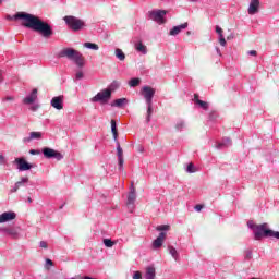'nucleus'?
<instances>
[{
  "instance_id": "46",
  "label": "nucleus",
  "mask_w": 279,
  "mask_h": 279,
  "mask_svg": "<svg viewBox=\"0 0 279 279\" xmlns=\"http://www.w3.org/2000/svg\"><path fill=\"white\" fill-rule=\"evenodd\" d=\"M194 102L197 104V101H201L199 100V94H194V99H193Z\"/></svg>"
},
{
  "instance_id": "22",
  "label": "nucleus",
  "mask_w": 279,
  "mask_h": 279,
  "mask_svg": "<svg viewBox=\"0 0 279 279\" xmlns=\"http://www.w3.org/2000/svg\"><path fill=\"white\" fill-rule=\"evenodd\" d=\"M5 234H8L9 236H12V239H16V236H19V232L16 231V229H10V228H5L4 229Z\"/></svg>"
},
{
  "instance_id": "10",
  "label": "nucleus",
  "mask_w": 279,
  "mask_h": 279,
  "mask_svg": "<svg viewBox=\"0 0 279 279\" xmlns=\"http://www.w3.org/2000/svg\"><path fill=\"white\" fill-rule=\"evenodd\" d=\"M135 202H136V187H134V183H132L131 191L128 195V201H126L128 208H134Z\"/></svg>"
},
{
  "instance_id": "30",
  "label": "nucleus",
  "mask_w": 279,
  "mask_h": 279,
  "mask_svg": "<svg viewBox=\"0 0 279 279\" xmlns=\"http://www.w3.org/2000/svg\"><path fill=\"white\" fill-rule=\"evenodd\" d=\"M157 232H165L167 230H171V227L169 225H161L156 227Z\"/></svg>"
},
{
  "instance_id": "41",
  "label": "nucleus",
  "mask_w": 279,
  "mask_h": 279,
  "mask_svg": "<svg viewBox=\"0 0 279 279\" xmlns=\"http://www.w3.org/2000/svg\"><path fill=\"white\" fill-rule=\"evenodd\" d=\"M29 154H31L32 156H38V154H40V150L31 149V150H29Z\"/></svg>"
},
{
  "instance_id": "48",
  "label": "nucleus",
  "mask_w": 279,
  "mask_h": 279,
  "mask_svg": "<svg viewBox=\"0 0 279 279\" xmlns=\"http://www.w3.org/2000/svg\"><path fill=\"white\" fill-rule=\"evenodd\" d=\"M46 265H49L50 267H53V260L46 259Z\"/></svg>"
},
{
  "instance_id": "59",
  "label": "nucleus",
  "mask_w": 279,
  "mask_h": 279,
  "mask_svg": "<svg viewBox=\"0 0 279 279\" xmlns=\"http://www.w3.org/2000/svg\"><path fill=\"white\" fill-rule=\"evenodd\" d=\"M251 279H256V278L253 277V278H251Z\"/></svg>"
},
{
  "instance_id": "44",
  "label": "nucleus",
  "mask_w": 279,
  "mask_h": 279,
  "mask_svg": "<svg viewBox=\"0 0 279 279\" xmlns=\"http://www.w3.org/2000/svg\"><path fill=\"white\" fill-rule=\"evenodd\" d=\"M182 128H184V122L177 123V130H182Z\"/></svg>"
},
{
  "instance_id": "55",
  "label": "nucleus",
  "mask_w": 279,
  "mask_h": 279,
  "mask_svg": "<svg viewBox=\"0 0 279 279\" xmlns=\"http://www.w3.org/2000/svg\"><path fill=\"white\" fill-rule=\"evenodd\" d=\"M138 151H143V147L140 146Z\"/></svg>"
},
{
  "instance_id": "39",
  "label": "nucleus",
  "mask_w": 279,
  "mask_h": 279,
  "mask_svg": "<svg viewBox=\"0 0 279 279\" xmlns=\"http://www.w3.org/2000/svg\"><path fill=\"white\" fill-rule=\"evenodd\" d=\"M118 162H119V169H123V157H118Z\"/></svg>"
},
{
  "instance_id": "11",
  "label": "nucleus",
  "mask_w": 279,
  "mask_h": 279,
  "mask_svg": "<svg viewBox=\"0 0 279 279\" xmlns=\"http://www.w3.org/2000/svg\"><path fill=\"white\" fill-rule=\"evenodd\" d=\"M260 10V0H251L247 12L251 16L258 14Z\"/></svg>"
},
{
  "instance_id": "32",
  "label": "nucleus",
  "mask_w": 279,
  "mask_h": 279,
  "mask_svg": "<svg viewBox=\"0 0 279 279\" xmlns=\"http://www.w3.org/2000/svg\"><path fill=\"white\" fill-rule=\"evenodd\" d=\"M197 106L203 108V110H208V102H206L204 100H197Z\"/></svg>"
},
{
  "instance_id": "40",
  "label": "nucleus",
  "mask_w": 279,
  "mask_h": 279,
  "mask_svg": "<svg viewBox=\"0 0 279 279\" xmlns=\"http://www.w3.org/2000/svg\"><path fill=\"white\" fill-rule=\"evenodd\" d=\"M219 37H220L219 43H220L221 47H226V38L223 37V35L219 36Z\"/></svg>"
},
{
  "instance_id": "2",
  "label": "nucleus",
  "mask_w": 279,
  "mask_h": 279,
  "mask_svg": "<svg viewBox=\"0 0 279 279\" xmlns=\"http://www.w3.org/2000/svg\"><path fill=\"white\" fill-rule=\"evenodd\" d=\"M60 58H68L69 60H73L77 66H84V56L75 49L64 48L60 52Z\"/></svg>"
},
{
  "instance_id": "1",
  "label": "nucleus",
  "mask_w": 279,
  "mask_h": 279,
  "mask_svg": "<svg viewBox=\"0 0 279 279\" xmlns=\"http://www.w3.org/2000/svg\"><path fill=\"white\" fill-rule=\"evenodd\" d=\"M13 19L14 21H22L23 27L41 34L44 38H51L53 36V28H51V25L34 14L27 12H17L13 15Z\"/></svg>"
},
{
  "instance_id": "42",
  "label": "nucleus",
  "mask_w": 279,
  "mask_h": 279,
  "mask_svg": "<svg viewBox=\"0 0 279 279\" xmlns=\"http://www.w3.org/2000/svg\"><path fill=\"white\" fill-rule=\"evenodd\" d=\"M39 247H43L44 250H47V247H48L47 242L41 241V242L39 243Z\"/></svg>"
},
{
  "instance_id": "3",
  "label": "nucleus",
  "mask_w": 279,
  "mask_h": 279,
  "mask_svg": "<svg viewBox=\"0 0 279 279\" xmlns=\"http://www.w3.org/2000/svg\"><path fill=\"white\" fill-rule=\"evenodd\" d=\"M63 20L66 23V25H69V27L71 29H73V32H80V31L84 29V27L86 26L84 21H82L73 15H66L63 17Z\"/></svg>"
},
{
  "instance_id": "45",
  "label": "nucleus",
  "mask_w": 279,
  "mask_h": 279,
  "mask_svg": "<svg viewBox=\"0 0 279 279\" xmlns=\"http://www.w3.org/2000/svg\"><path fill=\"white\" fill-rule=\"evenodd\" d=\"M82 77H84V73L77 72L76 73V80H82Z\"/></svg>"
},
{
  "instance_id": "52",
  "label": "nucleus",
  "mask_w": 279,
  "mask_h": 279,
  "mask_svg": "<svg viewBox=\"0 0 279 279\" xmlns=\"http://www.w3.org/2000/svg\"><path fill=\"white\" fill-rule=\"evenodd\" d=\"M0 82H3V75L0 72Z\"/></svg>"
},
{
  "instance_id": "23",
  "label": "nucleus",
  "mask_w": 279,
  "mask_h": 279,
  "mask_svg": "<svg viewBox=\"0 0 279 279\" xmlns=\"http://www.w3.org/2000/svg\"><path fill=\"white\" fill-rule=\"evenodd\" d=\"M84 47H86V49H92L93 51H99V45L90 41L85 43Z\"/></svg>"
},
{
  "instance_id": "20",
  "label": "nucleus",
  "mask_w": 279,
  "mask_h": 279,
  "mask_svg": "<svg viewBox=\"0 0 279 279\" xmlns=\"http://www.w3.org/2000/svg\"><path fill=\"white\" fill-rule=\"evenodd\" d=\"M125 104H128L126 98H119L113 101L112 106H116L117 108H123V106H125Z\"/></svg>"
},
{
  "instance_id": "29",
  "label": "nucleus",
  "mask_w": 279,
  "mask_h": 279,
  "mask_svg": "<svg viewBox=\"0 0 279 279\" xmlns=\"http://www.w3.org/2000/svg\"><path fill=\"white\" fill-rule=\"evenodd\" d=\"M141 84V78H131L129 82V86H131V88H136V86H140Z\"/></svg>"
},
{
  "instance_id": "58",
  "label": "nucleus",
  "mask_w": 279,
  "mask_h": 279,
  "mask_svg": "<svg viewBox=\"0 0 279 279\" xmlns=\"http://www.w3.org/2000/svg\"><path fill=\"white\" fill-rule=\"evenodd\" d=\"M190 1H197V0H190Z\"/></svg>"
},
{
  "instance_id": "36",
  "label": "nucleus",
  "mask_w": 279,
  "mask_h": 279,
  "mask_svg": "<svg viewBox=\"0 0 279 279\" xmlns=\"http://www.w3.org/2000/svg\"><path fill=\"white\" fill-rule=\"evenodd\" d=\"M248 228L255 232L256 228H258V225L254 223V221H248L247 222Z\"/></svg>"
},
{
  "instance_id": "14",
  "label": "nucleus",
  "mask_w": 279,
  "mask_h": 279,
  "mask_svg": "<svg viewBox=\"0 0 279 279\" xmlns=\"http://www.w3.org/2000/svg\"><path fill=\"white\" fill-rule=\"evenodd\" d=\"M165 239H167V233L166 232L159 233L157 239L154 240V242H153V247L155 250H158L159 247H162V243H165Z\"/></svg>"
},
{
  "instance_id": "6",
  "label": "nucleus",
  "mask_w": 279,
  "mask_h": 279,
  "mask_svg": "<svg viewBox=\"0 0 279 279\" xmlns=\"http://www.w3.org/2000/svg\"><path fill=\"white\" fill-rule=\"evenodd\" d=\"M112 97V94H110V90L104 89L99 92L96 96L92 98V101L94 102H100V104H108V100Z\"/></svg>"
},
{
  "instance_id": "15",
  "label": "nucleus",
  "mask_w": 279,
  "mask_h": 279,
  "mask_svg": "<svg viewBox=\"0 0 279 279\" xmlns=\"http://www.w3.org/2000/svg\"><path fill=\"white\" fill-rule=\"evenodd\" d=\"M38 99V89L34 88L31 93V95L26 98H24L23 102L24 104H34Z\"/></svg>"
},
{
  "instance_id": "21",
  "label": "nucleus",
  "mask_w": 279,
  "mask_h": 279,
  "mask_svg": "<svg viewBox=\"0 0 279 279\" xmlns=\"http://www.w3.org/2000/svg\"><path fill=\"white\" fill-rule=\"evenodd\" d=\"M136 51H140V53H147V46L143 45V41H140L135 45Z\"/></svg>"
},
{
  "instance_id": "5",
  "label": "nucleus",
  "mask_w": 279,
  "mask_h": 279,
  "mask_svg": "<svg viewBox=\"0 0 279 279\" xmlns=\"http://www.w3.org/2000/svg\"><path fill=\"white\" fill-rule=\"evenodd\" d=\"M165 16H167V10H155L148 12L150 21H155L158 25H165V23H167V21H165Z\"/></svg>"
},
{
  "instance_id": "35",
  "label": "nucleus",
  "mask_w": 279,
  "mask_h": 279,
  "mask_svg": "<svg viewBox=\"0 0 279 279\" xmlns=\"http://www.w3.org/2000/svg\"><path fill=\"white\" fill-rule=\"evenodd\" d=\"M187 173H195V166L193 163L187 165Z\"/></svg>"
},
{
  "instance_id": "18",
  "label": "nucleus",
  "mask_w": 279,
  "mask_h": 279,
  "mask_svg": "<svg viewBox=\"0 0 279 279\" xmlns=\"http://www.w3.org/2000/svg\"><path fill=\"white\" fill-rule=\"evenodd\" d=\"M27 182H29L28 178H22L21 181H17L15 183V186L13 190H11V193H16V191H19L21 186H24L25 184H27Z\"/></svg>"
},
{
  "instance_id": "25",
  "label": "nucleus",
  "mask_w": 279,
  "mask_h": 279,
  "mask_svg": "<svg viewBox=\"0 0 279 279\" xmlns=\"http://www.w3.org/2000/svg\"><path fill=\"white\" fill-rule=\"evenodd\" d=\"M119 86H121V84L118 81H113L109 85V88H107V90H110V95H112V92L117 90V88H119Z\"/></svg>"
},
{
  "instance_id": "43",
  "label": "nucleus",
  "mask_w": 279,
  "mask_h": 279,
  "mask_svg": "<svg viewBox=\"0 0 279 279\" xmlns=\"http://www.w3.org/2000/svg\"><path fill=\"white\" fill-rule=\"evenodd\" d=\"M195 210L197 211V213H201L202 211V208H204V205H196L195 207Z\"/></svg>"
},
{
  "instance_id": "53",
  "label": "nucleus",
  "mask_w": 279,
  "mask_h": 279,
  "mask_svg": "<svg viewBox=\"0 0 279 279\" xmlns=\"http://www.w3.org/2000/svg\"><path fill=\"white\" fill-rule=\"evenodd\" d=\"M5 99H7V101H12L13 98L12 97H7Z\"/></svg>"
},
{
  "instance_id": "51",
  "label": "nucleus",
  "mask_w": 279,
  "mask_h": 279,
  "mask_svg": "<svg viewBox=\"0 0 279 279\" xmlns=\"http://www.w3.org/2000/svg\"><path fill=\"white\" fill-rule=\"evenodd\" d=\"M82 279H95V278L85 276V277H83Z\"/></svg>"
},
{
  "instance_id": "54",
  "label": "nucleus",
  "mask_w": 279,
  "mask_h": 279,
  "mask_svg": "<svg viewBox=\"0 0 279 279\" xmlns=\"http://www.w3.org/2000/svg\"><path fill=\"white\" fill-rule=\"evenodd\" d=\"M28 204H32V197L27 198Z\"/></svg>"
},
{
  "instance_id": "37",
  "label": "nucleus",
  "mask_w": 279,
  "mask_h": 279,
  "mask_svg": "<svg viewBox=\"0 0 279 279\" xmlns=\"http://www.w3.org/2000/svg\"><path fill=\"white\" fill-rule=\"evenodd\" d=\"M133 279H143V274L141 271H135Z\"/></svg>"
},
{
  "instance_id": "34",
  "label": "nucleus",
  "mask_w": 279,
  "mask_h": 279,
  "mask_svg": "<svg viewBox=\"0 0 279 279\" xmlns=\"http://www.w3.org/2000/svg\"><path fill=\"white\" fill-rule=\"evenodd\" d=\"M117 153H118V158H123V148H121L120 144H118Z\"/></svg>"
},
{
  "instance_id": "26",
  "label": "nucleus",
  "mask_w": 279,
  "mask_h": 279,
  "mask_svg": "<svg viewBox=\"0 0 279 279\" xmlns=\"http://www.w3.org/2000/svg\"><path fill=\"white\" fill-rule=\"evenodd\" d=\"M114 53H116V58H118V60H121V62L125 60V53L123 52V50L117 48Z\"/></svg>"
},
{
  "instance_id": "8",
  "label": "nucleus",
  "mask_w": 279,
  "mask_h": 279,
  "mask_svg": "<svg viewBox=\"0 0 279 279\" xmlns=\"http://www.w3.org/2000/svg\"><path fill=\"white\" fill-rule=\"evenodd\" d=\"M142 95H144V98L146 99V104H151V100L154 99V95H156V89L149 86H144L142 88Z\"/></svg>"
},
{
  "instance_id": "27",
  "label": "nucleus",
  "mask_w": 279,
  "mask_h": 279,
  "mask_svg": "<svg viewBox=\"0 0 279 279\" xmlns=\"http://www.w3.org/2000/svg\"><path fill=\"white\" fill-rule=\"evenodd\" d=\"M148 109H147V117H146V123H149L151 121V114L154 113V109L151 108V102L147 104Z\"/></svg>"
},
{
  "instance_id": "4",
  "label": "nucleus",
  "mask_w": 279,
  "mask_h": 279,
  "mask_svg": "<svg viewBox=\"0 0 279 279\" xmlns=\"http://www.w3.org/2000/svg\"><path fill=\"white\" fill-rule=\"evenodd\" d=\"M272 230L267 228V223L258 225L254 231V236L256 241H260L263 238H270Z\"/></svg>"
},
{
  "instance_id": "50",
  "label": "nucleus",
  "mask_w": 279,
  "mask_h": 279,
  "mask_svg": "<svg viewBox=\"0 0 279 279\" xmlns=\"http://www.w3.org/2000/svg\"><path fill=\"white\" fill-rule=\"evenodd\" d=\"M246 258H252V253H251V252H248V253L246 254Z\"/></svg>"
},
{
  "instance_id": "12",
  "label": "nucleus",
  "mask_w": 279,
  "mask_h": 279,
  "mask_svg": "<svg viewBox=\"0 0 279 279\" xmlns=\"http://www.w3.org/2000/svg\"><path fill=\"white\" fill-rule=\"evenodd\" d=\"M51 106L56 110H63L64 108V96H56L51 99Z\"/></svg>"
},
{
  "instance_id": "57",
  "label": "nucleus",
  "mask_w": 279,
  "mask_h": 279,
  "mask_svg": "<svg viewBox=\"0 0 279 279\" xmlns=\"http://www.w3.org/2000/svg\"><path fill=\"white\" fill-rule=\"evenodd\" d=\"M1 3H3V0H0V5H1Z\"/></svg>"
},
{
  "instance_id": "19",
  "label": "nucleus",
  "mask_w": 279,
  "mask_h": 279,
  "mask_svg": "<svg viewBox=\"0 0 279 279\" xmlns=\"http://www.w3.org/2000/svg\"><path fill=\"white\" fill-rule=\"evenodd\" d=\"M39 138H43V133H40V132H31L29 137L25 138L24 141H27V142L34 141V140L39 141Z\"/></svg>"
},
{
  "instance_id": "47",
  "label": "nucleus",
  "mask_w": 279,
  "mask_h": 279,
  "mask_svg": "<svg viewBox=\"0 0 279 279\" xmlns=\"http://www.w3.org/2000/svg\"><path fill=\"white\" fill-rule=\"evenodd\" d=\"M248 56H258V52L256 50H250Z\"/></svg>"
},
{
  "instance_id": "17",
  "label": "nucleus",
  "mask_w": 279,
  "mask_h": 279,
  "mask_svg": "<svg viewBox=\"0 0 279 279\" xmlns=\"http://www.w3.org/2000/svg\"><path fill=\"white\" fill-rule=\"evenodd\" d=\"M145 279H156V268L153 266H148L146 268V272L144 275Z\"/></svg>"
},
{
  "instance_id": "13",
  "label": "nucleus",
  "mask_w": 279,
  "mask_h": 279,
  "mask_svg": "<svg viewBox=\"0 0 279 279\" xmlns=\"http://www.w3.org/2000/svg\"><path fill=\"white\" fill-rule=\"evenodd\" d=\"M16 219V213L14 211H4L0 215V223H7V221H14Z\"/></svg>"
},
{
  "instance_id": "56",
  "label": "nucleus",
  "mask_w": 279,
  "mask_h": 279,
  "mask_svg": "<svg viewBox=\"0 0 279 279\" xmlns=\"http://www.w3.org/2000/svg\"><path fill=\"white\" fill-rule=\"evenodd\" d=\"M186 34H187V36H191V32H187Z\"/></svg>"
},
{
  "instance_id": "9",
  "label": "nucleus",
  "mask_w": 279,
  "mask_h": 279,
  "mask_svg": "<svg viewBox=\"0 0 279 279\" xmlns=\"http://www.w3.org/2000/svg\"><path fill=\"white\" fill-rule=\"evenodd\" d=\"M14 162L17 165L19 171H29V169L34 167L32 163L27 162L25 158H15Z\"/></svg>"
},
{
  "instance_id": "31",
  "label": "nucleus",
  "mask_w": 279,
  "mask_h": 279,
  "mask_svg": "<svg viewBox=\"0 0 279 279\" xmlns=\"http://www.w3.org/2000/svg\"><path fill=\"white\" fill-rule=\"evenodd\" d=\"M168 250L172 257L178 258V250H175V247L168 246Z\"/></svg>"
},
{
  "instance_id": "7",
  "label": "nucleus",
  "mask_w": 279,
  "mask_h": 279,
  "mask_svg": "<svg viewBox=\"0 0 279 279\" xmlns=\"http://www.w3.org/2000/svg\"><path fill=\"white\" fill-rule=\"evenodd\" d=\"M43 154L45 156V158H56V160H62V158H64V155L57 151L53 148H44L43 149Z\"/></svg>"
},
{
  "instance_id": "16",
  "label": "nucleus",
  "mask_w": 279,
  "mask_h": 279,
  "mask_svg": "<svg viewBox=\"0 0 279 279\" xmlns=\"http://www.w3.org/2000/svg\"><path fill=\"white\" fill-rule=\"evenodd\" d=\"M186 27H189V23H183L179 26H174L171 31H170V36H178V34H180V32H182V29H186Z\"/></svg>"
},
{
  "instance_id": "24",
  "label": "nucleus",
  "mask_w": 279,
  "mask_h": 279,
  "mask_svg": "<svg viewBox=\"0 0 279 279\" xmlns=\"http://www.w3.org/2000/svg\"><path fill=\"white\" fill-rule=\"evenodd\" d=\"M111 132L113 134L114 141H117V138L119 136V132L117 131V121H114V120H111Z\"/></svg>"
},
{
  "instance_id": "38",
  "label": "nucleus",
  "mask_w": 279,
  "mask_h": 279,
  "mask_svg": "<svg viewBox=\"0 0 279 279\" xmlns=\"http://www.w3.org/2000/svg\"><path fill=\"white\" fill-rule=\"evenodd\" d=\"M216 32L219 36H223V28H221L220 26H216Z\"/></svg>"
},
{
  "instance_id": "49",
  "label": "nucleus",
  "mask_w": 279,
  "mask_h": 279,
  "mask_svg": "<svg viewBox=\"0 0 279 279\" xmlns=\"http://www.w3.org/2000/svg\"><path fill=\"white\" fill-rule=\"evenodd\" d=\"M5 162V157L3 155H0V165H3Z\"/></svg>"
},
{
  "instance_id": "33",
  "label": "nucleus",
  "mask_w": 279,
  "mask_h": 279,
  "mask_svg": "<svg viewBox=\"0 0 279 279\" xmlns=\"http://www.w3.org/2000/svg\"><path fill=\"white\" fill-rule=\"evenodd\" d=\"M104 245H105L106 247H112V246L114 245V242H112L111 239H105V240H104Z\"/></svg>"
},
{
  "instance_id": "28",
  "label": "nucleus",
  "mask_w": 279,
  "mask_h": 279,
  "mask_svg": "<svg viewBox=\"0 0 279 279\" xmlns=\"http://www.w3.org/2000/svg\"><path fill=\"white\" fill-rule=\"evenodd\" d=\"M229 145H232V140L227 138L225 142L219 143V144L217 145V148H218V149H223V147H228Z\"/></svg>"
}]
</instances>
